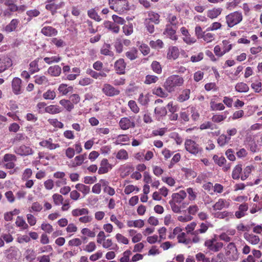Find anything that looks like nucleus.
Masks as SVG:
<instances>
[{
    "label": "nucleus",
    "instance_id": "49",
    "mask_svg": "<svg viewBox=\"0 0 262 262\" xmlns=\"http://www.w3.org/2000/svg\"><path fill=\"white\" fill-rule=\"evenodd\" d=\"M75 188L84 195L88 194L90 191V188L89 186L82 184L79 183L76 184L75 185Z\"/></svg>",
    "mask_w": 262,
    "mask_h": 262
},
{
    "label": "nucleus",
    "instance_id": "37",
    "mask_svg": "<svg viewBox=\"0 0 262 262\" xmlns=\"http://www.w3.org/2000/svg\"><path fill=\"white\" fill-rule=\"evenodd\" d=\"M59 104L68 112H71L74 107V104L69 100L61 99L59 101Z\"/></svg>",
    "mask_w": 262,
    "mask_h": 262
},
{
    "label": "nucleus",
    "instance_id": "16",
    "mask_svg": "<svg viewBox=\"0 0 262 262\" xmlns=\"http://www.w3.org/2000/svg\"><path fill=\"white\" fill-rule=\"evenodd\" d=\"M21 80L17 77L14 78L12 81V88L13 92L16 94L18 95L21 93Z\"/></svg>",
    "mask_w": 262,
    "mask_h": 262
},
{
    "label": "nucleus",
    "instance_id": "45",
    "mask_svg": "<svg viewBox=\"0 0 262 262\" xmlns=\"http://www.w3.org/2000/svg\"><path fill=\"white\" fill-rule=\"evenodd\" d=\"M137 54L138 50L137 49L133 48L129 51L126 52L125 55L129 59L133 60L137 58Z\"/></svg>",
    "mask_w": 262,
    "mask_h": 262
},
{
    "label": "nucleus",
    "instance_id": "22",
    "mask_svg": "<svg viewBox=\"0 0 262 262\" xmlns=\"http://www.w3.org/2000/svg\"><path fill=\"white\" fill-rule=\"evenodd\" d=\"M222 11L223 9L222 8H213L207 11V16L212 19H215L221 14Z\"/></svg>",
    "mask_w": 262,
    "mask_h": 262
},
{
    "label": "nucleus",
    "instance_id": "6",
    "mask_svg": "<svg viewBox=\"0 0 262 262\" xmlns=\"http://www.w3.org/2000/svg\"><path fill=\"white\" fill-rule=\"evenodd\" d=\"M204 245L207 249L212 252H217L223 247L222 242H217L215 238L209 239L205 242Z\"/></svg>",
    "mask_w": 262,
    "mask_h": 262
},
{
    "label": "nucleus",
    "instance_id": "52",
    "mask_svg": "<svg viewBox=\"0 0 262 262\" xmlns=\"http://www.w3.org/2000/svg\"><path fill=\"white\" fill-rule=\"evenodd\" d=\"M149 45L152 48L159 49L163 47L164 43L161 39H157L156 41L151 40Z\"/></svg>",
    "mask_w": 262,
    "mask_h": 262
},
{
    "label": "nucleus",
    "instance_id": "18",
    "mask_svg": "<svg viewBox=\"0 0 262 262\" xmlns=\"http://www.w3.org/2000/svg\"><path fill=\"white\" fill-rule=\"evenodd\" d=\"M41 33L46 36L51 37L57 35L58 31L51 26H45L41 29Z\"/></svg>",
    "mask_w": 262,
    "mask_h": 262
},
{
    "label": "nucleus",
    "instance_id": "1",
    "mask_svg": "<svg viewBox=\"0 0 262 262\" xmlns=\"http://www.w3.org/2000/svg\"><path fill=\"white\" fill-rule=\"evenodd\" d=\"M184 82V78L179 75H172L167 77L163 87L168 93L174 92L177 88L182 86Z\"/></svg>",
    "mask_w": 262,
    "mask_h": 262
},
{
    "label": "nucleus",
    "instance_id": "63",
    "mask_svg": "<svg viewBox=\"0 0 262 262\" xmlns=\"http://www.w3.org/2000/svg\"><path fill=\"white\" fill-rule=\"evenodd\" d=\"M42 209V205L38 202H34L31 207L29 208V211L32 212H40Z\"/></svg>",
    "mask_w": 262,
    "mask_h": 262
},
{
    "label": "nucleus",
    "instance_id": "44",
    "mask_svg": "<svg viewBox=\"0 0 262 262\" xmlns=\"http://www.w3.org/2000/svg\"><path fill=\"white\" fill-rule=\"evenodd\" d=\"M88 15L91 18L94 19L97 21H100L102 19L100 16L98 15L95 9H91L88 10Z\"/></svg>",
    "mask_w": 262,
    "mask_h": 262
},
{
    "label": "nucleus",
    "instance_id": "61",
    "mask_svg": "<svg viewBox=\"0 0 262 262\" xmlns=\"http://www.w3.org/2000/svg\"><path fill=\"white\" fill-rule=\"evenodd\" d=\"M128 105L133 112L135 114L139 113L140 108L134 100H129L128 102Z\"/></svg>",
    "mask_w": 262,
    "mask_h": 262
},
{
    "label": "nucleus",
    "instance_id": "14",
    "mask_svg": "<svg viewBox=\"0 0 262 262\" xmlns=\"http://www.w3.org/2000/svg\"><path fill=\"white\" fill-rule=\"evenodd\" d=\"M230 205L229 201L223 199H220L218 201L213 205L212 208L213 210H221L224 208H227Z\"/></svg>",
    "mask_w": 262,
    "mask_h": 262
},
{
    "label": "nucleus",
    "instance_id": "29",
    "mask_svg": "<svg viewBox=\"0 0 262 262\" xmlns=\"http://www.w3.org/2000/svg\"><path fill=\"white\" fill-rule=\"evenodd\" d=\"M248 209L247 204H241L238 208V210L235 212V215L237 219H240L246 215L245 212Z\"/></svg>",
    "mask_w": 262,
    "mask_h": 262
},
{
    "label": "nucleus",
    "instance_id": "50",
    "mask_svg": "<svg viewBox=\"0 0 262 262\" xmlns=\"http://www.w3.org/2000/svg\"><path fill=\"white\" fill-rule=\"evenodd\" d=\"M102 246L104 248H109L111 247L112 246V248H110V249L112 250H117L118 249V247L117 244L113 245L112 239H104V242L102 244Z\"/></svg>",
    "mask_w": 262,
    "mask_h": 262
},
{
    "label": "nucleus",
    "instance_id": "46",
    "mask_svg": "<svg viewBox=\"0 0 262 262\" xmlns=\"http://www.w3.org/2000/svg\"><path fill=\"white\" fill-rule=\"evenodd\" d=\"M46 63L48 64H51L54 63H57L61 60V58L59 56H54L52 57H46L43 58Z\"/></svg>",
    "mask_w": 262,
    "mask_h": 262
},
{
    "label": "nucleus",
    "instance_id": "36",
    "mask_svg": "<svg viewBox=\"0 0 262 262\" xmlns=\"http://www.w3.org/2000/svg\"><path fill=\"white\" fill-rule=\"evenodd\" d=\"M231 48L232 45L230 44L228 46V49H223V51H221L220 47L217 45L214 48V52L216 56L221 57L226 53L229 52L231 49Z\"/></svg>",
    "mask_w": 262,
    "mask_h": 262
},
{
    "label": "nucleus",
    "instance_id": "26",
    "mask_svg": "<svg viewBox=\"0 0 262 262\" xmlns=\"http://www.w3.org/2000/svg\"><path fill=\"white\" fill-rule=\"evenodd\" d=\"M61 72V68L58 65L50 67L47 71L48 73L52 76H59Z\"/></svg>",
    "mask_w": 262,
    "mask_h": 262
},
{
    "label": "nucleus",
    "instance_id": "40",
    "mask_svg": "<svg viewBox=\"0 0 262 262\" xmlns=\"http://www.w3.org/2000/svg\"><path fill=\"white\" fill-rule=\"evenodd\" d=\"M111 46L110 44L104 43L100 50V53L102 55L113 56L114 53L111 51Z\"/></svg>",
    "mask_w": 262,
    "mask_h": 262
},
{
    "label": "nucleus",
    "instance_id": "42",
    "mask_svg": "<svg viewBox=\"0 0 262 262\" xmlns=\"http://www.w3.org/2000/svg\"><path fill=\"white\" fill-rule=\"evenodd\" d=\"M235 91L239 93H245L249 91V86L244 82L237 83L235 86Z\"/></svg>",
    "mask_w": 262,
    "mask_h": 262
},
{
    "label": "nucleus",
    "instance_id": "28",
    "mask_svg": "<svg viewBox=\"0 0 262 262\" xmlns=\"http://www.w3.org/2000/svg\"><path fill=\"white\" fill-rule=\"evenodd\" d=\"M19 22L18 19H13L10 23L5 27V31L7 33L14 31L17 27Z\"/></svg>",
    "mask_w": 262,
    "mask_h": 262
},
{
    "label": "nucleus",
    "instance_id": "5",
    "mask_svg": "<svg viewBox=\"0 0 262 262\" xmlns=\"http://www.w3.org/2000/svg\"><path fill=\"white\" fill-rule=\"evenodd\" d=\"M225 254L230 260L234 261L238 259V252L234 243L231 242L228 244L226 248Z\"/></svg>",
    "mask_w": 262,
    "mask_h": 262
},
{
    "label": "nucleus",
    "instance_id": "3",
    "mask_svg": "<svg viewBox=\"0 0 262 262\" xmlns=\"http://www.w3.org/2000/svg\"><path fill=\"white\" fill-rule=\"evenodd\" d=\"M108 3L110 8L119 13L129 10L127 0H108Z\"/></svg>",
    "mask_w": 262,
    "mask_h": 262
},
{
    "label": "nucleus",
    "instance_id": "27",
    "mask_svg": "<svg viewBox=\"0 0 262 262\" xmlns=\"http://www.w3.org/2000/svg\"><path fill=\"white\" fill-rule=\"evenodd\" d=\"M62 111L61 107L57 105H50L45 108V112L51 114H58L61 112Z\"/></svg>",
    "mask_w": 262,
    "mask_h": 262
},
{
    "label": "nucleus",
    "instance_id": "19",
    "mask_svg": "<svg viewBox=\"0 0 262 262\" xmlns=\"http://www.w3.org/2000/svg\"><path fill=\"white\" fill-rule=\"evenodd\" d=\"M190 89H186L182 90L177 97V101L182 103L188 100L190 98Z\"/></svg>",
    "mask_w": 262,
    "mask_h": 262
},
{
    "label": "nucleus",
    "instance_id": "8",
    "mask_svg": "<svg viewBox=\"0 0 262 262\" xmlns=\"http://www.w3.org/2000/svg\"><path fill=\"white\" fill-rule=\"evenodd\" d=\"M14 151L15 154L21 156H26L32 155L33 153V149L30 147L25 145L15 146Z\"/></svg>",
    "mask_w": 262,
    "mask_h": 262
},
{
    "label": "nucleus",
    "instance_id": "39",
    "mask_svg": "<svg viewBox=\"0 0 262 262\" xmlns=\"http://www.w3.org/2000/svg\"><path fill=\"white\" fill-rule=\"evenodd\" d=\"M230 139L231 138L230 137L225 134H222L219 137L217 141L220 146H224L229 143Z\"/></svg>",
    "mask_w": 262,
    "mask_h": 262
},
{
    "label": "nucleus",
    "instance_id": "53",
    "mask_svg": "<svg viewBox=\"0 0 262 262\" xmlns=\"http://www.w3.org/2000/svg\"><path fill=\"white\" fill-rule=\"evenodd\" d=\"M123 32L126 35H130L133 32V25L132 23H128V24L124 25L123 27Z\"/></svg>",
    "mask_w": 262,
    "mask_h": 262
},
{
    "label": "nucleus",
    "instance_id": "48",
    "mask_svg": "<svg viewBox=\"0 0 262 262\" xmlns=\"http://www.w3.org/2000/svg\"><path fill=\"white\" fill-rule=\"evenodd\" d=\"M15 224L16 226L20 227L23 230L27 229L29 227L28 224L26 223L23 218L19 216L17 217Z\"/></svg>",
    "mask_w": 262,
    "mask_h": 262
},
{
    "label": "nucleus",
    "instance_id": "60",
    "mask_svg": "<svg viewBox=\"0 0 262 262\" xmlns=\"http://www.w3.org/2000/svg\"><path fill=\"white\" fill-rule=\"evenodd\" d=\"M35 82L39 85L46 84L48 82V80L47 77L45 76H38L36 75L35 76Z\"/></svg>",
    "mask_w": 262,
    "mask_h": 262
},
{
    "label": "nucleus",
    "instance_id": "15",
    "mask_svg": "<svg viewBox=\"0 0 262 262\" xmlns=\"http://www.w3.org/2000/svg\"><path fill=\"white\" fill-rule=\"evenodd\" d=\"M186 192L184 190H181L178 193L172 194V199L170 201L177 204H180L186 197Z\"/></svg>",
    "mask_w": 262,
    "mask_h": 262
},
{
    "label": "nucleus",
    "instance_id": "33",
    "mask_svg": "<svg viewBox=\"0 0 262 262\" xmlns=\"http://www.w3.org/2000/svg\"><path fill=\"white\" fill-rule=\"evenodd\" d=\"M5 254L6 255L7 258L9 259H16L17 254V250L15 248L11 247L5 251Z\"/></svg>",
    "mask_w": 262,
    "mask_h": 262
},
{
    "label": "nucleus",
    "instance_id": "25",
    "mask_svg": "<svg viewBox=\"0 0 262 262\" xmlns=\"http://www.w3.org/2000/svg\"><path fill=\"white\" fill-rule=\"evenodd\" d=\"M244 238L246 241L252 245H256L260 241L259 236L253 234L246 233L244 234Z\"/></svg>",
    "mask_w": 262,
    "mask_h": 262
},
{
    "label": "nucleus",
    "instance_id": "10",
    "mask_svg": "<svg viewBox=\"0 0 262 262\" xmlns=\"http://www.w3.org/2000/svg\"><path fill=\"white\" fill-rule=\"evenodd\" d=\"M12 66V60L8 56H0V73L4 72Z\"/></svg>",
    "mask_w": 262,
    "mask_h": 262
},
{
    "label": "nucleus",
    "instance_id": "12",
    "mask_svg": "<svg viewBox=\"0 0 262 262\" xmlns=\"http://www.w3.org/2000/svg\"><path fill=\"white\" fill-rule=\"evenodd\" d=\"M113 168V165L109 163L107 159H103L100 164V167L98 170L99 174H103L109 172Z\"/></svg>",
    "mask_w": 262,
    "mask_h": 262
},
{
    "label": "nucleus",
    "instance_id": "2",
    "mask_svg": "<svg viewBox=\"0 0 262 262\" xmlns=\"http://www.w3.org/2000/svg\"><path fill=\"white\" fill-rule=\"evenodd\" d=\"M226 23L229 28H232L239 24L243 20V14L239 11H236L225 16Z\"/></svg>",
    "mask_w": 262,
    "mask_h": 262
},
{
    "label": "nucleus",
    "instance_id": "57",
    "mask_svg": "<svg viewBox=\"0 0 262 262\" xmlns=\"http://www.w3.org/2000/svg\"><path fill=\"white\" fill-rule=\"evenodd\" d=\"M56 93L54 91L48 90L43 94V97L46 100H53L56 97Z\"/></svg>",
    "mask_w": 262,
    "mask_h": 262
},
{
    "label": "nucleus",
    "instance_id": "11",
    "mask_svg": "<svg viewBox=\"0 0 262 262\" xmlns=\"http://www.w3.org/2000/svg\"><path fill=\"white\" fill-rule=\"evenodd\" d=\"M119 126L123 130H127L129 128H134L135 126V122L131 120L130 117L122 118L119 122Z\"/></svg>",
    "mask_w": 262,
    "mask_h": 262
},
{
    "label": "nucleus",
    "instance_id": "58",
    "mask_svg": "<svg viewBox=\"0 0 262 262\" xmlns=\"http://www.w3.org/2000/svg\"><path fill=\"white\" fill-rule=\"evenodd\" d=\"M227 118V116L225 114H216L214 115L212 118L211 120L215 123H220L224 121Z\"/></svg>",
    "mask_w": 262,
    "mask_h": 262
},
{
    "label": "nucleus",
    "instance_id": "17",
    "mask_svg": "<svg viewBox=\"0 0 262 262\" xmlns=\"http://www.w3.org/2000/svg\"><path fill=\"white\" fill-rule=\"evenodd\" d=\"M114 67L117 73L119 74H123L125 73L126 64L123 59L120 58L117 60L115 63Z\"/></svg>",
    "mask_w": 262,
    "mask_h": 262
},
{
    "label": "nucleus",
    "instance_id": "38",
    "mask_svg": "<svg viewBox=\"0 0 262 262\" xmlns=\"http://www.w3.org/2000/svg\"><path fill=\"white\" fill-rule=\"evenodd\" d=\"M242 171V165H237L233 169L232 173V178L234 180H238L241 178Z\"/></svg>",
    "mask_w": 262,
    "mask_h": 262
},
{
    "label": "nucleus",
    "instance_id": "56",
    "mask_svg": "<svg viewBox=\"0 0 262 262\" xmlns=\"http://www.w3.org/2000/svg\"><path fill=\"white\" fill-rule=\"evenodd\" d=\"M154 112L160 117L165 116L167 114V110L165 107H157L155 108Z\"/></svg>",
    "mask_w": 262,
    "mask_h": 262
},
{
    "label": "nucleus",
    "instance_id": "7",
    "mask_svg": "<svg viewBox=\"0 0 262 262\" xmlns=\"http://www.w3.org/2000/svg\"><path fill=\"white\" fill-rule=\"evenodd\" d=\"M209 228L208 223H202L200 225V228L194 230L192 233V241L194 243H198L200 242L201 238L199 236V234H203L205 233Z\"/></svg>",
    "mask_w": 262,
    "mask_h": 262
},
{
    "label": "nucleus",
    "instance_id": "62",
    "mask_svg": "<svg viewBox=\"0 0 262 262\" xmlns=\"http://www.w3.org/2000/svg\"><path fill=\"white\" fill-rule=\"evenodd\" d=\"M128 157L127 152L123 149L119 150L116 155L117 159L119 160H126Z\"/></svg>",
    "mask_w": 262,
    "mask_h": 262
},
{
    "label": "nucleus",
    "instance_id": "23",
    "mask_svg": "<svg viewBox=\"0 0 262 262\" xmlns=\"http://www.w3.org/2000/svg\"><path fill=\"white\" fill-rule=\"evenodd\" d=\"M73 87L72 86H68L66 84H60L58 88V91L59 93L62 96L66 95L69 93L72 92Z\"/></svg>",
    "mask_w": 262,
    "mask_h": 262
},
{
    "label": "nucleus",
    "instance_id": "21",
    "mask_svg": "<svg viewBox=\"0 0 262 262\" xmlns=\"http://www.w3.org/2000/svg\"><path fill=\"white\" fill-rule=\"evenodd\" d=\"M179 56V50L177 47H171L168 49L167 58L168 59L175 60Z\"/></svg>",
    "mask_w": 262,
    "mask_h": 262
},
{
    "label": "nucleus",
    "instance_id": "9",
    "mask_svg": "<svg viewBox=\"0 0 262 262\" xmlns=\"http://www.w3.org/2000/svg\"><path fill=\"white\" fill-rule=\"evenodd\" d=\"M102 92L108 97H114L120 94V91L108 83L103 84Z\"/></svg>",
    "mask_w": 262,
    "mask_h": 262
},
{
    "label": "nucleus",
    "instance_id": "13",
    "mask_svg": "<svg viewBox=\"0 0 262 262\" xmlns=\"http://www.w3.org/2000/svg\"><path fill=\"white\" fill-rule=\"evenodd\" d=\"M53 139L49 138L48 139L42 140L41 141L39 144L42 147L47 148L49 150H54L56 148H59L60 145L58 143H54L53 142Z\"/></svg>",
    "mask_w": 262,
    "mask_h": 262
},
{
    "label": "nucleus",
    "instance_id": "30",
    "mask_svg": "<svg viewBox=\"0 0 262 262\" xmlns=\"http://www.w3.org/2000/svg\"><path fill=\"white\" fill-rule=\"evenodd\" d=\"M160 15L156 12L153 11H149L148 13L147 21H151L156 25H158L160 23Z\"/></svg>",
    "mask_w": 262,
    "mask_h": 262
},
{
    "label": "nucleus",
    "instance_id": "47",
    "mask_svg": "<svg viewBox=\"0 0 262 262\" xmlns=\"http://www.w3.org/2000/svg\"><path fill=\"white\" fill-rule=\"evenodd\" d=\"M210 110L212 111H222L225 109L224 104L222 103H216L213 100L210 101Z\"/></svg>",
    "mask_w": 262,
    "mask_h": 262
},
{
    "label": "nucleus",
    "instance_id": "51",
    "mask_svg": "<svg viewBox=\"0 0 262 262\" xmlns=\"http://www.w3.org/2000/svg\"><path fill=\"white\" fill-rule=\"evenodd\" d=\"M158 80V77L152 75H147L145 76L144 83L146 84H150L152 83H155Z\"/></svg>",
    "mask_w": 262,
    "mask_h": 262
},
{
    "label": "nucleus",
    "instance_id": "4",
    "mask_svg": "<svg viewBox=\"0 0 262 262\" xmlns=\"http://www.w3.org/2000/svg\"><path fill=\"white\" fill-rule=\"evenodd\" d=\"M185 148L187 151L193 155H196L202 151L199 144L191 139H187L185 141Z\"/></svg>",
    "mask_w": 262,
    "mask_h": 262
},
{
    "label": "nucleus",
    "instance_id": "59",
    "mask_svg": "<svg viewBox=\"0 0 262 262\" xmlns=\"http://www.w3.org/2000/svg\"><path fill=\"white\" fill-rule=\"evenodd\" d=\"M26 14L29 17L28 20L30 21L33 17L38 16L40 14V12L39 10L35 9L27 11Z\"/></svg>",
    "mask_w": 262,
    "mask_h": 262
},
{
    "label": "nucleus",
    "instance_id": "35",
    "mask_svg": "<svg viewBox=\"0 0 262 262\" xmlns=\"http://www.w3.org/2000/svg\"><path fill=\"white\" fill-rule=\"evenodd\" d=\"M39 59L40 58H37L30 62L29 64V71L31 74H33L39 71L40 69L38 67V62Z\"/></svg>",
    "mask_w": 262,
    "mask_h": 262
},
{
    "label": "nucleus",
    "instance_id": "24",
    "mask_svg": "<svg viewBox=\"0 0 262 262\" xmlns=\"http://www.w3.org/2000/svg\"><path fill=\"white\" fill-rule=\"evenodd\" d=\"M104 27L105 28L111 30L113 33H118L120 31V27L115 23L110 21H105L103 23Z\"/></svg>",
    "mask_w": 262,
    "mask_h": 262
},
{
    "label": "nucleus",
    "instance_id": "34",
    "mask_svg": "<svg viewBox=\"0 0 262 262\" xmlns=\"http://www.w3.org/2000/svg\"><path fill=\"white\" fill-rule=\"evenodd\" d=\"M62 4V3H61L59 4H47L45 7L47 10H49L51 12L52 15H54L56 13L57 10L61 8Z\"/></svg>",
    "mask_w": 262,
    "mask_h": 262
},
{
    "label": "nucleus",
    "instance_id": "32",
    "mask_svg": "<svg viewBox=\"0 0 262 262\" xmlns=\"http://www.w3.org/2000/svg\"><path fill=\"white\" fill-rule=\"evenodd\" d=\"M152 94L161 98H166L168 94L167 92L164 90L161 87H155L152 91Z\"/></svg>",
    "mask_w": 262,
    "mask_h": 262
},
{
    "label": "nucleus",
    "instance_id": "64",
    "mask_svg": "<svg viewBox=\"0 0 262 262\" xmlns=\"http://www.w3.org/2000/svg\"><path fill=\"white\" fill-rule=\"evenodd\" d=\"M253 201L256 202L254 204L258 209H262V194H256L253 199Z\"/></svg>",
    "mask_w": 262,
    "mask_h": 262
},
{
    "label": "nucleus",
    "instance_id": "43",
    "mask_svg": "<svg viewBox=\"0 0 262 262\" xmlns=\"http://www.w3.org/2000/svg\"><path fill=\"white\" fill-rule=\"evenodd\" d=\"M186 234L184 232H180L177 236L179 243H183L185 245H188L192 242V239H187L186 237Z\"/></svg>",
    "mask_w": 262,
    "mask_h": 262
},
{
    "label": "nucleus",
    "instance_id": "20",
    "mask_svg": "<svg viewBox=\"0 0 262 262\" xmlns=\"http://www.w3.org/2000/svg\"><path fill=\"white\" fill-rule=\"evenodd\" d=\"M163 34L172 40H177L178 38L176 35V30L172 28L170 24L166 25Z\"/></svg>",
    "mask_w": 262,
    "mask_h": 262
},
{
    "label": "nucleus",
    "instance_id": "31",
    "mask_svg": "<svg viewBox=\"0 0 262 262\" xmlns=\"http://www.w3.org/2000/svg\"><path fill=\"white\" fill-rule=\"evenodd\" d=\"M86 159V154L80 155L75 157L74 161L71 163V166L75 167L80 166Z\"/></svg>",
    "mask_w": 262,
    "mask_h": 262
},
{
    "label": "nucleus",
    "instance_id": "55",
    "mask_svg": "<svg viewBox=\"0 0 262 262\" xmlns=\"http://www.w3.org/2000/svg\"><path fill=\"white\" fill-rule=\"evenodd\" d=\"M151 68L152 71L157 74H161L162 72V68L160 63L157 61H154L151 64Z\"/></svg>",
    "mask_w": 262,
    "mask_h": 262
},
{
    "label": "nucleus",
    "instance_id": "41",
    "mask_svg": "<svg viewBox=\"0 0 262 262\" xmlns=\"http://www.w3.org/2000/svg\"><path fill=\"white\" fill-rule=\"evenodd\" d=\"M89 211L87 208H77L72 210V214L73 216H78L84 215H88Z\"/></svg>",
    "mask_w": 262,
    "mask_h": 262
},
{
    "label": "nucleus",
    "instance_id": "54",
    "mask_svg": "<svg viewBox=\"0 0 262 262\" xmlns=\"http://www.w3.org/2000/svg\"><path fill=\"white\" fill-rule=\"evenodd\" d=\"M213 160L215 164H217L219 166H222L226 162V160L223 156L219 157L217 155H214Z\"/></svg>",
    "mask_w": 262,
    "mask_h": 262
}]
</instances>
